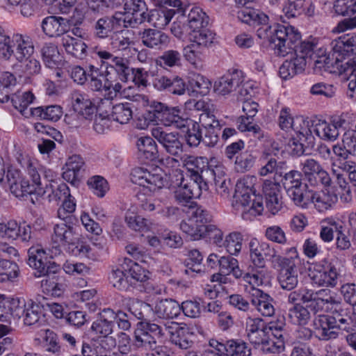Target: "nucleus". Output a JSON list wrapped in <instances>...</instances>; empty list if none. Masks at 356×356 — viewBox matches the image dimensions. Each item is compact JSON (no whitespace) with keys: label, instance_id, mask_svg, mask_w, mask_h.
<instances>
[{"label":"nucleus","instance_id":"obj_1","mask_svg":"<svg viewBox=\"0 0 356 356\" xmlns=\"http://www.w3.org/2000/svg\"><path fill=\"white\" fill-rule=\"evenodd\" d=\"M238 19L243 23L248 24L254 27L259 26L257 30V35L260 39L267 40L270 44H273L275 54H285L290 49L284 45L285 40H289V44H293L298 37L294 33V27L284 26L280 24L270 26L268 24L269 18L262 11L254 9L252 7L242 8L237 13Z\"/></svg>","mask_w":356,"mask_h":356},{"label":"nucleus","instance_id":"obj_2","mask_svg":"<svg viewBox=\"0 0 356 356\" xmlns=\"http://www.w3.org/2000/svg\"><path fill=\"white\" fill-rule=\"evenodd\" d=\"M34 50L33 42L29 35L14 33L10 37L0 26V51L3 58L8 60L13 56L18 62L24 63V71L28 75L38 74L41 70L40 61L32 56Z\"/></svg>","mask_w":356,"mask_h":356},{"label":"nucleus","instance_id":"obj_3","mask_svg":"<svg viewBox=\"0 0 356 356\" xmlns=\"http://www.w3.org/2000/svg\"><path fill=\"white\" fill-rule=\"evenodd\" d=\"M294 33L298 34L297 40L293 44H289V40H285L284 45L290 47L285 54H276L279 56H285L290 53L294 52L296 57L291 60H285L280 66L279 73L283 79L291 78L298 74L305 71L307 63L314 60L316 67H321V64L325 62L326 58H318L314 51V44L311 42H301L300 33L294 29Z\"/></svg>","mask_w":356,"mask_h":356},{"label":"nucleus","instance_id":"obj_4","mask_svg":"<svg viewBox=\"0 0 356 356\" xmlns=\"http://www.w3.org/2000/svg\"><path fill=\"white\" fill-rule=\"evenodd\" d=\"M254 180V177H248L238 181L233 196L232 207L236 210L243 209L242 217L246 220H252L264 211L262 198L255 194Z\"/></svg>","mask_w":356,"mask_h":356},{"label":"nucleus","instance_id":"obj_5","mask_svg":"<svg viewBox=\"0 0 356 356\" xmlns=\"http://www.w3.org/2000/svg\"><path fill=\"white\" fill-rule=\"evenodd\" d=\"M143 116L144 122L140 124V129L148 127L152 122L179 129L183 126L186 118L179 106H170L154 100L149 103Z\"/></svg>","mask_w":356,"mask_h":356},{"label":"nucleus","instance_id":"obj_6","mask_svg":"<svg viewBox=\"0 0 356 356\" xmlns=\"http://www.w3.org/2000/svg\"><path fill=\"white\" fill-rule=\"evenodd\" d=\"M169 188L172 191L175 202L184 207H192L193 199L200 198L202 191H207L209 186L204 184L197 185L195 182L188 181L186 179L184 172L176 169L171 175V184Z\"/></svg>","mask_w":356,"mask_h":356},{"label":"nucleus","instance_id":"obj_7","mask_svg":"<svg viewBox=\"0 0 356 356\" xmlns=\"http://www.w3.org/2000/svg\"><path fill=\"white\" fill-rule=\"evenodd\" d=\"M27 172L29 178L24 177L19 170L13 167H9L6 171V180L10 191L16 197L37 195L41 185L40 175L31 163L29 164Z\"/></svg>","mask_w":356,"mask_h":356},{"label":"nucleus","instance_id":"obj_8","mask_svg":"<svg viewBox=\"0 0 356 356\" xmlns=\"http://www.w3.org/2000/svg\"><path fill=\"white\" fill-rule=\"evenodd\" d=\"M184 167L187 170L190 181L197 185L204 184L209 186L211 179H215V173L222 172V167L216 165L213 168L209 165L205 157L189 156L184 161Z\"/></svg>","mask_w":356,"mask_h":356},{"label":"nucleus","instance_id":"obj_9","mask_svg":"<svg viewBox=\"0 0 356 356\" xmlns=\"http://www.w3.org/2000/svg\"><path fill=\"white\" fill-rule=\"evenodd\" d=\"M27 264L35 270L33 274L36 277L48 273L57 274L61 271L60 265L49 259L46 251L40 245H32L29 248Z\"/></svg>","mask_w":356,"mask_h":356},{"label":"nucleus","instance_id":"obj_10","mask_svg":"<svg viewBox=\"0 0 356 356\" xmlns=\"http://www.w3.org/2000/svg\"><path fill=\"white\" fill-rule=\"evenodd\" d=\"M133 183L145 187L151 192H155L167 185L166 175L161 169L150 172L144 168H135L131 173Z\"/></svg>","mask_w":356,"mask_h":356},{"label":"nucleus","instance_id":"obj_11","mask_svg":"<svg viewBox=\"0 0 356 356\" xmlns=\"http://www.w3.org/2000/svg\"><path fill=\"white\" fill-rule=\"evenodd\" d=\"M250 257L253 264L258 268L265 266V259L269 260L273 267L279 261V259L283 257L277 254L275 248L266 242L259 243L253 238L249 242Z\"/></svg>","mask_w":356,"mask_h":356},{"label":"nucleus","instance_id":"obj_12","mask_svg":"<svg viewBox=\"0 0 356 356\" xmlns=\"http://www.w3.org/2000/svg\"><path fill=\"white\" fill-rule=\"evenodd\" d=\"M302 175L312 186L321 184L324 186H330L332 179L328 172L320 163L314 159H307L300 161Z\"/></svg>","mask_w":356,"mask_h":356},{"label":"nucleus","instance_id":"obj_13","mask_svg":"<svg viewBox=\"0 0 356 356\" xmlns=\"http://www.w3.org/2000/svg\"><path fill=\"white\" fill-rule=\"evenodd\" d=\"M273 268L278 270L277 280L283 289L291 291L296 287L298 275L296 264L292 258L283 257L279 259Z\"/></svg>","mask_w":356,"mask_h":356},{"label":"nucleus","instance_id":"obj_14","mask_svg":"<svg viewBox=\"0 0 356 356\" xmlns=\"http://www.w3.org/2000/svg\"><path fill=\"white\" fill-rule=\"evenodd\" d=\"M210 347L214 349L217 356H251V348L241 340L230 339L218 341L214 339L209 340Z\"/></svg>","mask_w":356,"mask_h":356},{"label":"nucleus","instance_id":"obj_15","mask_svg":"<svg viewBox=\"0 0 356 356\" xmlns=\"http://www.w3.org/2000/svg\"><path fill=\"white\" fill-rule=\"evenodd\" d=\"M152 136L169 154L178 156L183 152V143L177 132H168L158 127L152 129Z\"/></svg>","mask_w":356,"mask_h":356},{"label":"nucleus","instance_id":"obj_16","mask_svg":"<svg viewBox=\"0 0 356 356\" xmlns=\"http://www.w3.org/2000/svg\"><path fill=\"white\" fill-rule=\"evenodd\" d=\"M15 316L22 318L24 324L29 327H40L45 322L42 307L31 300L25 302L23 306L16 307Z\"/></svg>","mask_w":356,"mask_h":356},{"label":"nucleus","instance_id":"obj_17","mask_svg":"<svg viewBox=\"0 0 356 356\" xmlns=\"http://www.w3.org/2000/svg\"><path fill=\"white\" fill-rule=\"evenodd\" d=\"M153 86L158 91L178 96L184 95L188 90L187 83L178 75L157 76L154 79Z\"/></svg>","mask_w":356,"mask_h":356},{"label":"nucleus","instance_id":"obj_18","mask_svg":"<svg viewBox=\"0 0 356 356\" xmlns=\"http://www.w3.org/2000/svg\"><path fill=\"white\" fill-rule=\"evenodd\" d=\"M339 275V269L333 262L325 266H315L309 273L312 283L318 286H335Z\"/></svg>","mask_w":356,"mask_h":356},{"label":"nucleus","instance_id":"obj_19","mask_svg":"<svg viewBox=\"0 0 356 356\" xmlns=\"http://www.w3.org/2000/svg\"><path fill=\"white\" fill-rule=\"evenodd\" d=\"M330 45L335 60L338 57L346 62V57L350 56L356 60V33L343 35L332 40Z\"/></svg>","mask_w":356,"mask_h":356},{"label":"nucleus","instance_id":"obj_20","mask_svg":"<svg viewBox=\"0 0 356 356\" xmlns=\"http://www.w3.org/2000/svg\"><path fill=\"white\" fill-rule=\"evenodd\" d=\"M245 331L249 341L255 345L268 344L269 328L267 324L259 318H248Z\"/></svg>","mask_w":356,"mask_h":356},{"label":"nucleus","instance_id":"obj_21","mask_svg":"<svg viewBox=\"0 0 356 356\" xmlns=\"http://www.w3.org/2000/svg\"><path fill=\"white\" fill-rule=\"evenodd\" d=\"M123 5L125 12L133 16L129 19L123 17L124 27H135L137 24L145 22V15L148 11L145 0H124Z\"/></svg>","mask_w":356,"mask_h":356},{"label":"nucleus","instance_id":"obj_22","mask_svg":"<svg viewBox=\"0 0 356 356\" xmlns=\"http://www.w3.org/2000/svg\"><path fill=\"white\" fill-rule=\"evenodd\" d=\"M165 329L170 334V339L172 343L181 349H188L193 344L191 339L192 334L189 328L186 325L171 321L164 324Z\"/></svg>","mask_w":356,"mask_h":356},{"label":"nucleus","instance_id":"obj_23","mask_svg":"<svg viewBox=\"0 0 356 356\" xmlns=\"http://www.w3.org/2000/svg\"><path fill=\"white\" fill-rule=\"evenodd\" d=\"M72 106L74 112L83 119L90 120L97 112L96 105L86 94L74 90L70 94Z\"/></svg>","mask_w":356,"mask_h":356},{"label":"nucleus","instance_id":"obj_24","mask_svg":"<svg viewBox=\"0 0 356 356\" xmlns=\"http://www.w3.org/2000/svg\"><path fill=\"white\" fill-rule=\"evenodd\" d=\"M123 22L124 20L121 14L103 17L95 22L93 27L94 35L99 38L111 36L115 30L123 26Z\"/></svg>","mask_w":356,"mask_h":356},{"label":"nucleus","instance_id":"obj_25","mask_svg":"<svg viewBox=\"0 0 356 356\" xmlns=\"http://www.w3.org/2000/svg\"><path fill=\"white\" fill-rule=\"evenodd\" d=\"M278 183L271 180H265L262 191L265 197L266 207L273 215L278 213L282 207V197Z\"/></svg>","mask_w":356,"mask_h":356},{"label":"nucleus","instance_id":"obj_26","mask_svg":"<svg viewBox=\"0 0 356 356\" xmlns=\"http://www.w3.org/2000/svg\"><path fill=\"white\" fill-rule=\"evenodd\" d=\"M308 124L309 122H305L302 119L297 118L294 120L289 108H282L279 116V125L282 130L288 131L293 129L307 138V136L312 134V131L308 128Z\"/></svg>","mask_w":356,"mask_h":356},{"label":"nucleus","instance_id":"obj_27","mask_svg":"<svg viewBox=\"0 0 356 356\" xmlns=\"http://www.w3.org/2000/svg\"><path fill=\"white\" fill-rule=\"evenodd\" d=\"M250 302L257 311L264 316H272L275 314L273 298L262 290L251 287L249 291Z\"/></svg>","mask_w":356,"mask_h":356},{"label":"nucleus","instance_id":"obj_28","mask_svg":"<svg viewBox=\"0 0 356 356\" xmlns=\"http://www.w3.org/2000/svg\"><path fill=\"white\" fill-rule=\"evenodd\" d=\"M169 7H159L147 11L145 22H147L158 29H163L169 24L175 14H179L177 8Z\"/></svg>","mask_w":356,"mask_h":356},{"label":"nucleus","instance_id":"obj_29","mask_svg":"<svg viewBox=\"0 0 356 356\" xmlns=\"http://www.w3.org/2000/svg\"><path fill=\"white\" fill-rule=\"evenodd\" d=\"M37 195L41 197L47 195L49 201H63L71 197L70 188L66 184H57L56 182L47 184L44 187L40 185Z\"/></svg>","mask_w":356,"mask_h":356},{"label":"nucleus","instance_id":"obj_30","mask_svg":"<svg viewBox=\"0 0 356 356\" xmlns=\"http://www.w3.org/2000/svg\"><path fill=\"white\" fill-rule=\"evenodd\" d=\"M140 35L143 44L148 48L161 49L170 42L168 35L156 29H145Z\"/></svg>","mask_w":356,"mask_h":356},{"label":"nucleus","instance_id":"obj_31","mask_svg":"<svg viewBox=\"0 0 356 356\" xmlns=\"http://www.w3.org/2000/svg\"><path fill=\"white\" fill-rule=\"evenodd\" d=\"M41 27L46 35L59 37L67 31V20L61 17L48 16L42 20Z\"/></svg>","mask_w":356,"mask_h":356},{"label":"nucleus","instance_id":"obj_32","mask_svg":"<svg viewBox=\"0 0 356 356\" xmlns=\"http://www.w3.org/2000/svg\"><path fill=\"white\" fill-rule=\"evenodd\" d=\"M308 204L312 202L319 212L330 209L337 202V195L328 191H310L308 195Z\"/></svg>","mask_w":356,"mask_h":356},{"label":"nucleus","instance_id":"obj_33","mask_svg":"<svg viewBox=\"0 0 356 356\" xmlns=\"http://www.w3.org/2000/svg\"><path fill=\"white\" fill-rule=\"evenodd\" d=\"M54 238L56 242L63 245H75L78 240L76 228L70 222L58 223L54 227Z\"/></svg>","mask_w":356,"mask_h":356},{"label":"nucleus","instance_id":"obj_34","mask_svg":"<svg viewBox=\"0 0 356 356\" xmlns=\"http://www.w3.org/2000/svg\"><path fill=\"white\" fill-rule=\"evenodd\" d=\"M106 65V76H109L111 70H114L118 79L127 82L131 78L132 69L129 67V61L127 58L117 56L113 61L104 62Z\"/></svg>","mask_w":356,"mask_h":356},{"label":"nucleus","instance_id":"obj_35","mask_svg":"<svg viewBox=\"0 0 356 356\" xmlns=\"http://www.w3.org/2000/svg\"><path fill=\"white\" fill-rule=\"evenodd\" d=\"M183 126L179 129L184 134L186 144L190 147H197L202 143L203 130L200 123L186 118Z\"/></svg>","mask_w":356,"mask_h":356},{"label":"nucleus","instance_id":"obj_36","mask_svg":"<svg viewBox=\"0 0 356 356\" xmlns=\"http://www.w3.org/2000/svg\"><path fill=\"white\" fill-rule=\"evenodd\" d=\"M114 312L104 309L99 318L93 322L91 329L99 337L106 338L113 332Z\"/></svg>","mask_w":356,"mask_h":356},{"label":"nucleus","instance_id":"obj_37","mask_svg":"<svg viewBox=\"0 0 356 356\" xmlns=\"http://www.w3.org/2000/svg\"><path fill=\"white\" fill-rule=\"evenodd\" d=\"M152 311L159 318L173 319L180 314L181 307L172 299H162L156 303Z\"/></svg>","mask_w":356,"mask_h":356},{"label":"nucleus","instance_id":"obj_38","mask_svg":"<svg viewBox=\"0 0 356 356\" xmlns=\"http://www.w3.org/2000/svg\"><path fill=\"white\" fill-rule=\"evenodd\" d=\"M332 66L338 70L339 74L343 75L349 80L348 89L351 92H355L356 90V60L348 59L344 62L337 57Z\"/></svg>","mask_w":356,"mask_h":356},{"label":"nucleus","instance_id":"obj_39","mask_svg":"<svg viewBox=\"0 0 356 356\" xmlns=\"http://www.w3.org/2000/svg\"><path fill=\"white\" fill-rule=\"evenodd\" d=\"M124 301L127 304V312L129 316H133V321L140 320L145 321L147 320L152 311V307L142 300L134 298H124Z\"/></svg>","mask_w":356,"mask_h":356},{"label":"nucleus","instance_id":"obj_40","mask_svg":"<svg viewBox=\"0 0 356 356\" xmlns=\"http://www.w3.org/2000/svg\"><path fill=\"white\" fill-rule=\"evenodd\" d=\"M313 323L315 329L321 330L322 340L337 338L338 332L334 330L337 325H334L331 315H318L314 318Z\"/></svg>","mask_w":356,"mask_h":356},{"label":"nucleus","instance_id":"obj_41","mask_svg":"<svg viewBox=\"0 0 356 356\" xmlns=\"http://www.w3.org/2000/svg\"><path fill=\"white\" fill-rule=\"evenodd\" d=\"M184 8H188L185 15L187 14L188 17V26L191 29V32L197 31L201 28H205L209 24V17L203 10L198 7H191L184 4ZM181 15V14H180Z\"/></svg>","mask_w":356,"mask_h":356},{"label":"nucleus","instance_id":"obj_42","mask_svg":"<svg viewBox=\"0 0 356 356\" xmlns=\"http://www.w3.org/2000/svg\"><path fill=\"white\" fill-rule=\"evenodd\" d=\"M242 81L237 73L228 74L219 78L214 83V91L219 95H226L240 86Z\"/></svg>","mask_w":356,"mask_h":356},{"label":"nucleus","instance_id":"obj_43","mask_svg":"<svg viewBox=\"0 0 356 356\" xmlns=\"http://www.w3.org/2000/svg\"><path fill=\"white\" fill-rule=\"evenodd\" d=\"M62 45L68 54L76 58L83 59L86 56L88 46L81 38L65 35L62 38Z\"/></svg>","mask_w":356,"mask_h":356},{"label":"nucleus","instance_id":"obj_44","mask_svg":"<svg viewBox=\"0 0 356 356\" xmlns=\"http://www.w3.org/2000/svg\"><path fill=\"white\" fill-rule=\"evenodd\" d=\"M284 189L286 191L288 196L293 200L297 206L306 207L308 204V195L310 191H307V185L300 181L299 184H290L285 186Z\"/></svg>","mask_w":356,"mask_h":356},{"label":"nucleus","instance_id":"obj_45","mask_svg":"<svg viewBox=\"0 0 356 356\" xmlns=\"http://www.w3.org/2000/svg\"><path fill=\"white\" fill-rule=\"evenodd\" d=\"M63 113L62 107L56 104L30 108V115L51 122L58 121Z\"/></svg>","mask_w":356,"mask_h":356},{"label":"nucleus","instance_id":"obj_46","mask_svg":"<svg viewBox=\"0 0 356 356\" xmlns=\"http://www.w3.org/2000/svg\"><path fill=\"white\" fill-rule=\"evenodd\" d=\"M42 59L46 67L55 68L60 62V55L58 47L52 42H46L40 49Z\"/></svg>","mask_w":356,"mask_h":356},{"label":"nucleus","instance_id":"obj_47","mask_svg":"<svg viewBox=\"0 0 356 356\" xmlns=\"http://www.w3.org/2000/svg\"><path fill=\"white\" fill-rule=\"evenodd\" d=\"M121 266L132 279L137 282L144 283L149 278V272L131 259L125 258Z\"/></svg>","mask_w":356,"mask_h":356},{"label":"nucleus","instance_id":"obj_48","mask_svg":"<svg viewBox=\"0 0 356 356\" xmlns=\"http://www.w3.org/2000/svg\"><path fill=\"white\" fill-rule=\"evenodd\" d=\"M140 156L153 161L159 157V151L155 140L151 137L140 138L137 141Z\"/></svg>","mask_w":356,"mask_h":356},{"label":"nucleus","instance_id":"obj_49","mask_svg":"<svg viewBox=\"0 0 356 356\" xmlns=\"http://www.w3.org/2000/svg\"><path fill=\"white\" fill-rule=\"evenodd\" d=\"M314 132L322 140L334 141L339 137V130L330 121L318 120L314 127Z\"/></svg>","mask_w":356,"mask_h":356},{"label":"nucleus","instance_id":"obj_50","mask_svg":"<svg viewBox=\"0 0 356 356\" xmlns=\"http://www.w3.org/2000/svg\"><path fill=\"white\" fill-rule=\"evenodd\" d=\"M269 156H270L269 153L264 152V159L266 163L260 168L259 175L266 176L268 174L275 173L280 177L284 172V170H288L286 162H277L275 158H269Z\"/></svg>","mask_w":356,"mask_h":356},{"label":"nucleus","instance_id":"obj_51","mask_svg":"<svg viewBox=\"0 0 356 356\" xmlns=\"http://www.w3.org/2000/svg\"><path fill=\"white\" fill-rule=\"evenodd\" d=\"M287 315L292 323L298 325H306L311 318L307 307L301 304H295L291 307Z\"/></svg>","mask_w":356,"mask_h":356},{"label":"nucleus","instance_id":"obj_52","mask_svg":"<svg viewBox=\"0 0 356 356\" xmlns=\"http://www.w3.org/2000/svg\"><path fill=\"white\" fill-rule=\"evenodd\" d=\"M35 99L33 94L27 91L22 94L19 92L14 93L11 97V103L15 109L19 111L22 115L28 117L30 115V108L28 107Z\"/></svg>","mask_w":356,"mask_h":356},{"label":"nucleus","instance_id":"obj_53","mask_svg":"<svg viewBox=\"0 0 356 356\" xmlns=\"http://www.w3.org/2000/svg\"><path fill=\"white\" fill-rule=\"evenodd\" d=\"M188 258L184 261L186 269L184 273L188 275L194 273H201L204 271L202 269V261L203 256L201 252L197 249H193L188 252Z\"/></svg>","mask_w":356,"mask_h":356},{"label":"nucleus","instance_id":"obj_54","mask_svg":"<svg viewBox=\"0 0 356 356\" xmlns=\"http://www.w3.org/2000/svg\"><path fill=\"white\" fill-rule=\"evenodd\" d=\"M181 61L182 56L181 53L172 49L165 51L156 60V65L163 69L180 67L181 66Z\"/></svg>","mask_w":356,"mask_h":356},{"label":"nucleus","instance_id":"obj_55","mask_svg":"<svg viewBox=\"0 0 356 356\" xmlns=\"http://www.w3.org/2000/svg\"><path fill=\"white\" fill-rule=\"evenodd\" d=\"M257 160V155L253 152H244L236 156L234 164L238 172L243 173L250 170Z\"/></svg>","mask_w":356,"mask_h":356},{"label":"nucleus","instance_id":"obj_56","mask_svg":"<svg viewBox=\"0 0 356 356\" xmlns=\"http://www.w3.org/2000/svg\"><path fill=\"white\" fill-rule=\"evenodd\" d=\"M134 345L138 348H144L146 350H154L157 348L154 336L147 334L139 327L135 332Z\"/></svg>","mask_w":356,"mask_h":356},{"label":"nucleus","instance_id":"obj_57","mask_svg":"<svg viewBox=\"0 0 356 356\" xmlns=\"http://www.w3.org/2000/svg\"><path fill=\"white\" fill-rule=\"evenodd\" d=\"M108 280L113 287L120 291H129L131 286L123 268L113 269L109 274Z\"/></svg>","mask_w":356,"mask_h":356},{"label":"nucleus","instance_id":"obj_58","mask_svg":"<svg viewBox=\"0 0 356 356\" xmlns=\"http://www.w3.org/2000/svg\"><path fill=\"white\" fill-rule=\"evenodd\" d=\"M19 274V266L15 262L0 258V275L2 276V281H13Z\"/></svg>","mask_w":356,"mask_h":356},{"label":"nucleus","instance_id":"obj_59","mask_svg":"<svg viewBox=\"0 0 356 356\" xmlns=\"http://www.w3.org/2000/svg\"><path fill=\"white\" fill-rule=\"evenodd\" d=\"M207 129H202V143L207 147H215L218 140L220 134L222 124H216V125L209 126L208 124Z\"/></svg>","mask_w":356,"mask_h":356},{"label":"nucleus","instance_id":"obj_60","mask_svg":"<svg viewBox=\"0 0 356 356\" xmlns=\"http://www.w3.org/2000/svg\"><path fill=\"white\" fill-rule=\"evenodd\" d=\"M128 30L118 31L115 30L111 36V44L113 49L118 51L127 49L133 43V41L129 37Z\"/></svg>","mask_w":356,"mask_h":356},{"label":"nucleus","instance_id":"obj_61","mask_svg":"<svg viewBox=\"0 0 356 356\" xmlns=\"http://www.w3.org/2000/svg\"><path fill=\"white\" fill-rule=\"evenodd\" d=\"M130 103L118 104L112 107L111 117L120 124H126L132 118Z\"/></svg>","mask_w":356,"mask_h":356},{"label":"nucleus","instance_id":"obj_62","mask_svg":"<svg viewBox=\"0 0 356 356\" xmlns=\"http://www.w3.org/2000/svg\"><path fill=\"white\" fill-rule=\"evenodd\" d=\"M189 34L192 41L197 42L202 47L207 49L213 42L215 38V33L207 29V27L190 32Z\"/></svg>","mask_w":356,"mask_h":356},{"label":"nucleus","instance_id":"obj_63","mask_svg":"<svg viewBox=\"0 0 356 356\" xmlns=\"http://www.w3.org/2000/svg\"><path fill=\"white\" fill-rule=\"evenodd\" d=\"M204 224H199L194 219L183 221L180 224V229L188 235L192 240H199L204 236Z\"/></svg>","mask_w":356,"mask_h":356},{"label":"nucleus","instance_id":"obj_64","mask_svg":"<svg viewBox=\"0 0 356 356\" xmlns=\"http://www.w3.org/2000/svg\"><path fill=\"white\" fill-rule=\"evenodd\" d=\"M188 83L193 92L200 95L208 94L211 87V82L200 74H194Z\"/></svg>","mask_w":356,"mask_h":356}]
</instances>
